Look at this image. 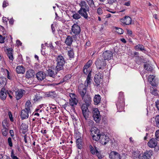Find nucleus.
Listing matches in <instances>:
<instances>
[{
  "label": "nucleus",
  "instance_id": "obj_1",
  "mask_svg": "<svg viewBox=\"0 0 159 159\" xmlns=\"http://www.w3.org/2000/svg\"><path fill=\"white\" fill-rule=\"evenodd\" d=\"M56 61L57 63L56 69L57 71L60 70L62 69L65 64L64 58L62 56L59 55L57 58Z\"/></svg>",
  "mask_w": 159,
  "mask_h": 159
},
{
  "label": "nucleus",
  "instance_id": "obj_2",
  "mask_svg": "<svg viewBox=\"0 0 159 159\" xmlns=\"http://www.w3.org/2000/svg\"><path fill=\"white\" fill-rule=\"evenodd\" d=\"M93 117L94 120L97 122H99L101 120V116L97 108H94L93 110Z\"/></svg>",
  "mask_w": 159,
  "mask_h": 159
},
{
  "label": "nucleus",
  "instance_id": "obj_3",
  "mask_svg": "<svg viewBox=\"0 0 159 159\" xmlns=\"http://www.w3.org/2000/svg\"><path fill=\"white\" fill-rule=\"evenodd\" d=\"M95 64L99 69H103L106 65L105 60L102 58L98 59L95 62Z\"/></svg>",
  "mask_w": 159,
  "mask_h": 159
},
{
  "label": "nucleus",
  "instance_id": "obj_4",
  "mask_svg": "<svg viewBox=\"0 0 159 159\" xmlns=\"http://www.w3.org/2000/svg\"><path fill=\"white\" fill-rule=\"evenodd\" d=\"M152 154L151 151H147L140 155L138 158L139 159H150Z\"/></svg>",
  "mask_w": 159,
  "mask_h": 159
},
{
  "label": "nucleus",
  "instance_id": "obj_5",
  "mask_svg": "<svg viewBox=\"0 0 159 159\" xmlns=\"http://www.w3.org/2000/svg\"><path fill=\"white\" fill-rule=\"evenodd\" d=\"M89 105H87V104L86 103H84L82 105L81 107L83 115L86 119L88 117V107Z\"/></svg>",
  "mask_w": 159,
  "mask_h": 159
},
{
  "label": "nucleus",
  "instance_id": "obj_6",
  "mask_svg": "<svg viewBox=\"0 0 159 159\" xmlns=\"http://www.w3.org/2000/svg\"><path fill=\"white\" fill-rule=\"evenodd\" d=\"M92 63V61H89L84 67V74H87L89 73H91V70L90 68Z\"/></svg>",
  "mask_w": 159,
  "mask_h": 159
},
{
  "label": "nucleus",
  "instance_id": "obj_7",
  "mask_svg": "<svg viewBox=\"0 0 159 159\" xmlns=\"http://www.w3.org/2000/svg\"><path fill=\"white\" fill-rule=\"evenodd\" d=\"M71 31L74 35H78L80 32V27L78 25L74 24L72 26Z\"/></svg>",
  "mask_w": 159,
  "mask_h": 159
},
{
  "label": "nucleus",
  "instance_id": "obj_8",
  "mask_svg": "<svg viewBox=\"0 0 159 159\" xmlns=\"http://www.w3.org/2000/svg\"><path fill=\"white\" fill-rule=\"evenodd\" d=\"M103 57L105 60H109L113 57V54L110 51H106L103 53Z\"/></svg>",
  "mask_w": 159,
  "mask_h": 159
},
{
  "label": "nucleus",
  "instance_id": "obj_9",
  "mask_svg": "<svg viewBox=\"0 0 159 159\" xmlns=\"http://www.w3.org/2000/svg\"><path fill=\"white\" fill-rule=\"evenodd\" d=\"M120 21L124 25H128L131 24L132 19L129 16H126L124 18L120 19Z\"/></svg>",
  "mask_w": 159,
  "mask_h": 159
},
{
  "label": "nucleus",
  "instance_id": "obj_10",
  "mask_svg": "<svg viewBox=\"0 0 159 159\" xmlns=\"http://www.w3.org/2000/svg\"><path fill=\"white\" fill-rule=\"evenodd\" d=\"M100 143L103 145H106L109 141V138L107 136L102 134L99 139Z\"/></svg>",
  "mask_w": 159,
  "mask_h": 159
},
{
  "label": "nucleus",
  "instance_id": "obj_11",
  "mask_svg": "<svg viewBox=\"0 0 159 159\" xmlns=\"http://www.w3.org/2000/svg\"><path fill=\"white\" fill-rule=\"evenodd\" d=\"M35 73L34 71L32 69H30L26 72L25 77L28 79H31L34 77Z\"/></svg>",
  "mask_w": 159,
  "mask_h": 159
},
{
  "label": "nucleus",
  "instance_id": "obj_12",
  "mask_svg": "<svg viewBox=\"0 0 159 159\" xmlns=\"http://www.w3.org/2000/svg\"><path fill=\"white\" fill-rule=\"evenodd\" d=\"M89 11V8H80L78 11V12L82 16L84 17L85 18L87 19L88 17L87 12Z\"/></svg>",
  "mask_w": 159,
  "mask_h": 159
},
{
  "label": "nucleus",
  "instance_id": "obj_13",
  "mask_svg": "<svg viewBox=\"0 0 159 159\" xmlns=\"http://www.w3.org/2000/svg\"><path fill=\"white\" fill-rule=\"evenodd\" d=\"M36 77L39 81H42L45 78V74L42 71H39L36 74Z\"/></svg>",
  "mask_w": 159,
  "mask_h": 159
},
{
  "label": "nucleus",
  "instance_id": "obj_14",
  "mask_svg": "<svg viewBox=\"0 0 159 159\" xmlns=\"http://www.w3.org/2000/svg\"><path fill=\"white\" fill-rule=\"evenodd\" d=\"M30 111L26 109H24L21 111V117L22 119L27 118L29 116V114Z\"/></svg>",
  "mask_w": 159,
  "mask_h": 159
},
{
  "label": "nucleus",
  "instance_id": "obj_15",
  "mask_svg": "<svg viewBox=\"0 0 159 159\" xmlns=\"http://www.w3.org/2000/svg\"><path fill=\"white\" fill-rule=\"evenodd\" d=\"M156 139L152 138L151 139L148 143V146L150 148H154L156 147L157 143Z\"/></svg>",
  "mask_w": 159,
  "mask_h": 159
},
{
  "label": "nucleus",
  "instance_id": "obj_16",
  "mask_svg": "<svg viewBox=\"0 0 159 159\" xmlns=\"http://www.w3.org/2000/svg\"><path fill=\"white\" fill-rule=\"evenodd\" d=\"M110 158L111 159H120V154L118 153L115 151L111 152L110 155Z\"/></svg>",
  "mask_w": 159,
  "mask_h": 159
},
{
  "label": "nucleus",
  "instance_id": "obj_17",
  "mask_svg": "<svg viewBox=\"0 0 159 159\" xmlns=\"http://www.w3.org/2000/svg\"><path fill=\"white\" fill-rule=\"evenodd\" d=\"M82 99L86 104L87 105H90L91 102V98L90 96L88 94H86L84 96H83Z\"/></svg>",
  "mask_w": 159,
  "mask_h": 159
},
{
  "label": "nucleus",
  "instance_id": "obj_18",
  "mask_svg": "<svg viewBox=\"0 0 159 159\" xmlns=\"http://www.w3.org/2000/svg\"><path fill=\"white\" fill-rule=\"evenodd\" d=\"M24 90L22 89L18 90L15 92L16 98L17 100L20 99L23 96Z\"/></svg>",
  "mask_w": 159,
  "mask_h": 159
},
{
  "label": "nucleus",
  "instance_id": "obj_19",
  "mask_svg": "<svg viewBox=\"0 0 159 159\" xmlns=\"http://www.w3.org/2000/svg\"><path fill=\"white\" fill-rule=\"evenodd\" d=\"M16 71L18 74H23L25 72V69L23 66H19L16 67Z\"/></svg>",
  "mask_w": 159,
  "mask_h": 159
},
{
  "label": "nucleus",
  "instance_id": "obj_20",
  "mask_svg": "<svg viewBox=\"0 0 159 159\" xmlns=\"http://www.w3.org/2000/svg\"><path fill=\"white\" fill-rule=\"evenodd\" d=\"M7 97V94L5 89L4 88H2L0 91V97L2 100H5Z\"/></svg>",
  "mask_w": 159,
  "mask_h": 159
},
{
  "label": "nucleus",
  "instance_id": "obj_21",
  "mask_svg": "<svg viewBox=\"0 0 159 159\" xmlns=\"http://www.w3.org/2000/svg\"><path fill=\"white\" fill-rule=\"evenodd\" d=\"M148 80L152 85H154L156 83L155 76L153 75H150L149 76Z\"/></svg>",
  "mask_w": 159,
  "mask_h": 159
},
{
  "label": "nucleus",
  "instance_id": "obj_22",
  "mask_svg": "<svg viewBox=\"0 0 159 159\" xmlns=\"http://www.w3.org/2000/svg\"><path fill=\"white\" fill-rule=\"evenodd\" d=\"M101 100V98L100 95L99 94L96 95L93 99L94 104L98 105L100 102Z\"/></svg>",
  "mask_w": 159,
  "mask_h": 159
},
{
  "label": "nucleus",
  "instance_id": "obj_23",
  "mask_svg": "<svg viewBox=\"0 0 159 159\" xmlns=\"http://www.w3.org/2000/svg\"><path fill=\"white\" fill-rule=\"evenodd\" d=\"M102 76L100 73L95 75L94 77V81L95 82L98 84H99L100 82L102 79Z\"/></svg>",
  "mask_w": 159,
  "mask_h": 159
},
{
  "label": "nucleus",
  "instance_id": "obj_24",
  "mask_svg": "<svg viewBox=\"0 0 159 159\" xmlns=\"http://www.w3.org/2000/svg\"><path fill=\"white\" fill-rule=\"evenodd\" d=\"M79 90L80 94L82 97L84 96L86 94V90L85 88H83L81 87H79Z\"/></svg>",
  "mask_w": 159,
  "mask_h": 159
},
{
  "label": "nucleus",
  "instance_id": "obj_25",
  "mask_svg": "<svg viewBox=\"0 0 159 159\" xmlns=\"http://www.w3.org/2000/svg\"><path fill=\"white\" fill-rule=\"evenodd\" d=\"M7 55L10 60L12 61L14 58L12 54V49L10 48L7 49Z\"/></svg>",
  "mask_w": 159,
  "mask_h": 159
},
{
  "label": "nucleus",
  "instance_id": "obj_26",
  "mask_svg": "<svg viewBox=\"0 0 159 159\" xmlns=\"http://www.w3.org/2000/svg\"><path fill=\"white\" fill-rule=\"evenodd\" d=\"M113 29L116 33L118 34H122L124 33L123 30L121 28L114 27H113Z\"/></svg>",
  "mask_w": 159,
  "mask_h": 159
},
{
  "label": "nucleus",
  "instance_id": "obj_27",
  "mask_svg": "<svg viewBox=\"0 0 159 159\" xmlns=\"http://www.w3.org/2000/svg\"><path fill=\"white\" fill-rule=\"evenodd\" d=\"M7 82L6 78L2 77H0V86L2 87L5 85L6 84Z\"/></svg>",
  "mask_w": 159,
  "mask_h": 159
},
{
  "label": "nucleus",
  "instance_id": "obj_28",
  "mask_svg": "<svg viewBox=\"0 0 159 159\" xmlns=\"http://www.w3.org/2000/svg\"><path fill=\"white\" fill-rule=\"evenodd\" d=\"M79 5L81 7L80 8H89V7L84 1H81L79 3Z\"/></svg>",
  "mask_w": 159,
  "mask_h": 159
},
{
  "label": "nucleus",
  "instance_id": "obj_29",
  "mask_svg": "<svg viewBox=\"0 0 159 159\" xmlns=\"http://www.w3.org/2000/svg\"><path fill=\"white\" fill-rule=\"evenodd\" d=\"M91 135H92L100 133L99 130L96 127H93L91 129Z\"/></svg>",
  "mask_w": 159,
  "mask_h": 159
},
{
  "label": "nucleus",
  "instance_id": "obj_30",
  "mask_svg": "<svg viewBox=\"0 0 159 159\" xmlns=\"http://www.w3.org/2000/svg\"><path fill=\"white\" fill-rule=\"evenodd\" d=\"M78 99H75L69 100V104L71 106L73 107L74 105H76L78 103Z\"/></svg>",
  "mask_w": 159,
  "mask_h": 159
},
{
  "label": "nucleus",
  "instance_id": "obj_31",
  "mask_svg": "<svg viewBox=\"0 0 159 159\" xmlns=\"http://www.w3.org/2000/svg\"><path fill=\"white\" fill-rule=\"evenodd\" d=\"M101 135L100 134V133L96 134L94 135H92V136L93 139L96 141L99 140L100 139V138L101 137Z\"/></svg>",
  "mask_w": 159,
  "mask_h": 159
},
{
  "label": "nucleus",
  "instance_id": "obj_32",
  "mask_svg": "<svg viewBox=\"0 0 159 159\" xmlns=\"http://www.w3.org/2000/svg\"><path fill=\"white\" fill-rule=\"evenodd\" d=\"M72 41V37L70 36H68L66 40L65 43L67 45H69L71 44Z\"/></svg>",
  "mask_w": 159,
  "mask_h": 159
},
{
  "label": "nucleus",
  "instance_id": "obj_33",
  "mask_svg": "<svg viewBox=\"0 0 159 159\" xmlns=\"http://www.w3.org/2000/svg\"><path fill=\"white\" fill-rule=\"evenodd\" d=\"M89 148L91 152L93 154H95L96 152V151H98L97 148L95 147H93L92 146L90 145Z\"/></svg>",
  "mask_w": 159,
  "mask_h": 159
},
{
  "label": "nucleus",
  "instance_id": "obj_34",
  "mask_svg": "<svg viewBox=\"0 0 159 159\" xmlns=\"http://www.w3.org/2000/svg\"><path fill=\"white\" fill-rule=\"evenodd\" d=\"M144 66L145 68L148 71H152L153 69V67L149 64H145Z\"/></svg>",
  "mask_w": 159,
  "mask_h": 159
},
{
  "label": "nucleus",
  "instance_id": "obj_35",
  "mask_svg": "<svg viewBox=\"0 0 159 159\" xmlns=\"http://www.w3.org/2000/svg\"><path fill=\"white\" fill-rule=\"evenodd\" d=\"M31 107V102L29 100H28L26 102L25 104V108L27 110L30 111V107Z\"/></svg>",
  "mask_w": 159,
  "mask_h": 159
},
{
  "label": "nucleus",
  "instance_id": "obj_36",
  "mask_svg": "<svg viewBox=\"0 0 159 159\" xmlns=\"http://www.w3.org/2000/svg\"><path fill=\"white\" fill-rule=\"evenodd\" d=\"M76 144L78 148L81 149L82 148L81 139L80 138H78L76 139Z\"/></svg>",
  "mask_w": 159,
  "mask_h": 159
},
{
  "label": "nucleus",
  "instance_id": "obj_37",
  "mask_svg": "<svg viewBox=\"0 0 159 159\" xmlns=\"http://www.w3.org/2000/svg\"><path fill=\"white\" fill-rule=\"evenodd\" d=\"M48 75L50 76L53 77L55 75L54 71L51 69H49L48 70Z\"/></svg>",
  "mask_w": 159,
  "mask_h": 159
},
{
  "label": "nucleus",
  "instance_id": "obj_38",
  "mask_svg": "<svg viewBox=\"0 0 159 159\" xmlns=\"http://www.w3.org/2000/svg\"><path fill=\"white\" fill-rule=\"evenodd\" d=\"M135 49L136 50H140L141 51L144 50L143 46L141 45L138 44L135 47Z\"/></svg>",
  "mask_w": 159,
  "mask_h": 159
},
{
  "label": "nucleus",
  "instance_id": "obj_39",
  "mask_svg": "<svg viewBox=\"0 0 159 159\" xmlns=\"http://www.w3.org/2000/svg\"><path fill=\"white\" fill-rule=\"evenodd\" d=\"M69 95L70 98V100L77 99V96L74 93H69Z\"/></svg>",
  "mask_w": 159,
  "mask_h": 159
},
{
  "label": "nucleus",
  "instance_id": "obj_40",
  "mask_svg": "<svg viewBox=\"0 0 159 159\" xmlns=\"http://www.w3.org/2000/svg\"><path fill=\"white\" fill-rule=\"evenodd\" d=\"M91 76V73H89L88 75V76H87V79L86 80V81L87 82V85H88L90 83V79H90Z\"/></svg>",
  "mask_w": 159,
  "mask_h": 159
},
{
  "label": "nucleus",
  "instance_id": "obj_41",
  "mask_svg": "<svg viewBox=\"0 0 159 159\" xmlns=\"http://www.w3.org/2000/svg\"><path fill=\"white\" fill-rule=\"evenodd\" d=\"M20 128L23 130H26L27 129L28 126L24 123H22L20 126Z\"/></svg>",
  "mask_w": 159,
  "mask_h": 159
},
{
  "label": "nucleus",
  "instance_id": "obj_42",
  "mask_svg": "<svg viewBox=\"0 0 159 159\" xmlns=\"http://www.w3.org/2000/svg\"><path fill=\"white\" fill-rule=\"evenodd\" d=\"M68 54L70 58H72L74 57V52L73 50H70L68 51Z\"/></svg>",
  "mask_w": 159,
  "mask_h": 159
},
{
  "label": "nucleus",
  "instance_id": "obj_43",
  "mask_svg": "<svg viewBox=\"0 0 159 159\" xmlns=\"http://www.w3.org/2000/svg\"><path fill=\"white\" fill-rule=\"evenodd\" d=\"M73 18L75 19H78L80 18V16L78 13H75L72 16Z\"/></svg>",
  "mask_w": 159,
  "mask_h": 159
},
{
  "label": "nucleus",
  "instance_id": "obj_44",
  "mask_svg": "<svg viewBox=\"0 0 159 159\" xmlns=\"http://www.w3.org/2000/svg\"><path fill=\"white\" fill-rule=\"evenodd\" d=\"M155 121L157 126L159 127V115H157L156 116Z\"/></svg>",
  "mask_w": 159,
  "mask_h": 159
},
{
  "label": "nucleus",
  "instance_id": "obj_45",
  "mask_svg": "<svg viewBox=\"0 0 159 159\" xmlns=\"http://www.w3.org/2000/svg\"><path fill=\"white\" fill-rule=\"evenodd\" d=\"M88 2L89 5L90 7H93L94 6V3L93 0H89L88 1Z\"/></svg>",
  "mask_w": 159,
  "mask_h": 159
},
{
  "label": "nucleus",
  "instance_id": "obj_46",
  "mask_svg": "<svg viewBox=\"0 0 159 159\" xmlns=\"http://www.w3.org/2000/svg\"><path fill=\"white\" fill-rule=\"evenodd\" d=\"M8 143L9 146L10 147H12L13 146L11 139V138H9L8 139Z\"/></svg>",
  "mask_w": 159,
  "mask_h": 159
},
{
  "label": "nucleus",
  "instance_id": "obj_47",
  "mask_svg": "<svg viewBox=\"0 0 159 159\" xmlns=\"http://www.w3.org/2000/svg\"><path fill=\"white\" fill-rule=\"evenodd\" d=\"M41 98V97L38 95V94H37V95L35 96V97L34 98V100L35 101H37L40 99Z\"/></svg>",
  "mask_w": 159,
  "mask_h": 159
},
{
  "label": "nucleus",
  "instance_id": "obj_48",
  "mask_svg": "<svg viewBox=\"0 0 159 159\" xmlns=\"http://www.w3.org/2000/svg\"><path fill=\"white\" fill-rule=\"evenodd\" d=\"M151 91L152 94L154 95H157V90L155 89H151Z\"/></svg>",
  "mask_w": 159,
  "mask_h": 159
},
{
  "label": "nucleus",
  "instance_id": "obj_49",
  "mask_svg": "<svg viewBox=\"0 0 159 159\" xmlns=\"http://www.w3.org/2000/svg\"><path fill=\"white\" fill-rule=\"evenodd\" d=\"M140 153L138 151H134L133 152V155L134 156V157H137L139 156Z\"/></svg>",
  "mask_w": 159,
  "mask_h": 159
},
{
  "label": "nucleus",
  "instance_id": "obj_50",
  "mask_svg": "<svg viewBox=\"0 0 159 159\" xmlns=\"http://www.w3.org/2000/svg\"><path fill=\"white\" fill-rule=\"evenodd\" d=\"M97 155V156L98 157V158L99 159H101L102 158V156L100 153V152L98 151H96V153L95 154Z\"/></svg>",
  "mask_w": 159,
  "mask_h": 159
},
{
  "label": "nucleus",
  "instance_id": "obj_51",
  "mask_svg": "<svg viewBox=\"0 0 159 159\" xmlns=\"http://www.w3.org/2000/svg\"><path fill=\"white\" fill-rule=\"evenodd\" d=\"M8 114L9 117L11 121H13L14 120L13 118L11 112L10 111H9Z\"/></svg>",
  "mask_w": 159,
  "mask_h": 159
},
{
  "label": "nucleus",
  "instance_id": "obj_52",
  "mask_svg": "<svg viewBox=\"0 0 159 159\" xmlns=\"http://www.w3.org/2000/svg\"><path fill=\"white\" fill-rule=\"evenodd\" d=\"M155 136L156 137V139L157 140H159V129L156 131L155 133Z\"/></svg>",
  "mask_w": 159,
  "mask_h": 159
},
{
  "label": "nucleus",
  "instance_id": "obj_53",
  "mask_svg": "<svg viewBox=\"0 0 159 159\" xmlns=\"http://www.w3.org/2000/svg\"><path fill=\"white\" fill-rule=\"evenodd\" d=\"M5 38L3 37L1 35H0V43H3L4 42Z\"/></svg>",
  "mask_w": 159,
  "mask_h": 159
},
{
  "label": "nucleus",
  "instance_id": "obj_54",
  "mask_svg": "<svg viewBox=\"0 0 159 159\" xmlns=\"http://www.w3.org/2000/svg\"><path fill=\"white\" fill-rule=\"evenodd\" d=\"M97 13L99 15L102 14V9L100 8H98L97 10Z\"/></svg>",
  "mask_w": 159,
  "mask_h": 159
},
{
  "label": "nucleus",
  "instance_id": "obj_55",
  "mask_svg": "<svg viewBox=\"0 0 159 159\" xmlns=\"http://www.w3.org/2000/svg\"><path fill=\"white\" fill-rule=\"evenodd\" d=\"M16 44L18 47H19L22 45V43L19 40H17L16 41Z\"/></svg>",
  "mask_w": 159,
  "mask_h": 159
},
{
  "label": "nucleus",
  "instance_id": "obj_56",
  "mask_svg": "<svg viewBox=\"0 0 159 159\" xmlns=\"http://www.w3.org/2000/svg\"><path fill=\"white\" fill-rule=\"evenodd\" d=\"M116 0H107L108 3L109 4H112L114 3Z\"/></svg>",
  "mask_w": 159,
  "mask_h": 159
},
{
  "label": "nucleus",
  "instance_id": "obj_57",
  "mask_svg": "<svg viewBox=\"0 0 159 159\" xmlns=\"http://www.w3.org/2000/svg\"><path fill=\"white\" fill-rule=\"evenodd\" d=\"M11 157L12 159H19L12 152L11 153Z\"/></svg>",
  "mask_w": 159,
  "mask_h": 159
},
{
  "label": "nucleus",
  "instance_id": "obj_58",
  "mask_svg": "<svg viewBox=\"0 0 159 159\" xmlns=\"http://www.w3.org/2000/svg\"><path fill=\"white\" fill-rule=\"evenodd\" d=\"M8 134V130L6 129H5L2 131V134L3 135L5 136H6Z\"/></svg>",
  "mask_w": 159,
  "mask_h": 159
},
{
  "label": "nucleus",
  "instance_id": "obj_59",
  "mask_svg": "<svg viewBox=\"0 0 159 159\" xmlns=\"http://www.w3.org/2000/svg\"><path fill=\"white\" fill-rule=\"evenodd\" d=\"M156 105L157 109L159 110V100H158L156 102Z\"/></svg>",
  "mask_w": 159,
  "mask_h": 159
},
{
  "label": "nucleus",
  "instance_id": "obj_60",
  "mask_svg": "<svg viewBox=\"0 0 159 159\" xmlns=\"http://www.w3.org/2000/svg\"><path fill=\"white\" fill-rule=\"evenodd\" d=\"M127 34L130 35H131L132 34V31L129 30H127Z\"/></svg>",
  "mask_w": 159,
  "mask_h": 159
},
{
  "label": "nucleus",
  "instance_id": "obj_61",
  "mask_svg": "<svg viewBox=\"0 0 159 159\" xmlns=\"http://www.w3.org/2000/svg\"><path fill=\"white\" fill-rule=\"evenodd\" d=\"M8 4L6 2L4 1L3 2V7H6L7 5Z\"/></svg>",
  "mask_w": 159,
  "mask_h": 159
},
{
  "label": "nucleus",
  "instance_id": "obj_62",
  "mask_svg": "<svg viewBox=\"0 0 159 159\" xmlns=\"http://www.w3.org/2000/svg\"><path fill=\"white\" fill-rule=\"evenodd\" d=\"M10 134L11 135L12 137H13L14 136L13 131L12 130H10Z\"/></svg>",
  "mask_w": 159,
  "mask_h": 159
},
{
  "label": "nucleus",
  "instance_id": "obj_63",
  "mask_svg": "<svg viewBox=\"0 0 159 159\" xmlns=\"http://www.w3.org/2000/svg\"><path fill=\"white\" fill-rule=\"evenodd\" d=\"M120 40L122 42L124 43H125L126 42L125 39L124 38L121 39H120Z\"/></svg>",
  "mask_w": 159,
  "mask_h": 159
},
{
  "label": "nucleus",
  "instance_id": "obj_64",
  "mask_svg": "<svg viewBox=\"0 0 159 159\" xmlns=\"http://www.w3.org/2000/svg\"><path fill=\"white\" fill-rule=\"evenodd\" d=\"M2 20L4 23H6L7 22V19L6 17H3L2 18Z\"/></svg>",
  "mask_w": 159,
  "mask_h": 159
}]
</instances>
